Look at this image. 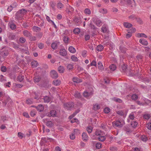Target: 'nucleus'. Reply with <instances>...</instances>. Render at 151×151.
Instances as JSON below:
<instances>
[{"label": "nucleus", "mask_w": 151, "mask_h": 151, "mask_svg": "<svg viewBox=\"0 0 151 151\" xmlns=\"http://www.w3.org/2000/svg\"><path fill=\"white\" fill-rule=\"evenodd\" d=\"M10 52L9 48L6 47L2 48L0 51V60L3 61L5 60L7 56L9 55Z\"/></svg>", "instance_id": "nucleus-1"}, {"label": "nucleus", "mask_w": 151, "mask_h": 151, "mask_svg": "<svg viewBox=\"0 0 151 151\" xmlns=\"http://www.w3.org/2000/svg\"><path fill=\"white\" fill-rule=\"evenodd\" d=\"M73 20L77 26L79 25L82 22V19L80 17L75 16Z\"/></svg>", "instance_id": "nucleus-2"}, {"label": "nucleus", "mask_w": 151, "mask_h": 151, "mask_svg": "<svg viewBox=\"0 0 151 151\" xmlns=\"http://www.w3.org/2000/svg\"><path fill=\"white\" fill-rule=\"evenodd\" d=\"M74 106V103L73 102H68L64 104V107L68 110L70 109Z\"/></svg>", "instance_id": "nucleus-3"}, {"label": "nucleus", "mask_w": 151, "mask_h": 151, "mask_svg": "<svg viewBox=\"0 0 151 151\" xmlns=\"http://www.w3.org/2000/svg\"><path fill=\"white\" fill-rule=\"evenodd\" d=\"M73 8L70 6L67 7L65 10L66 13L68 14H72L73 13Z\"/></svg>", "instance_id": "nucleus-4"}, {"label": "nucleus", "mask_w": 151, "mask_h": 151, "mask_svg": "<svg viewBox=\"0 0 151 151\" xmlns=\"http://www.w3.org/2000/svg\"><path fill=\"white\" fill-rule=\"evenodd\" d=\"M50 75L51 77L53 78H56L58 77V73L54 70H52L50 72Z\"/></svg>", "instance_id": "nucleus-5"}, {"label": "nucleus", "mask_w": 151, "mask_h": 151, "mask_svg": "<svg viewBox=\"0 0 151 151\" xmlns=\"http://www.w3.org/2000/svg\"><path fill=\"white\" fill-rule=\"evenodd\" d=\"M46 119H43V122L46 123V124L47 126L49 127H51L53 126L54 124L51 121H48L46 122L45 121H46Z\"/></svg>", "instance_id": "nucleus-6"}, {"label": "nucleus", "mask_w": 151, "mask_h": 151, "mask_svg": "<svg viewBox=\"0 0 151 151\" xmlns=\"http://www.w3.org/2000/svg\"><path fill=\"white\" fill-rule=\"evenodd\" d=\"M8 38L10 40H13L15 39L16 35L14 33H13L9 32L8 34Z\"/></svg>", "instance_id": "nucleus-7"}, {"label": "nucleus", "mask_w": 151, "mask_h": 151, "mask_svg": "<svg viewBox=\"0 0 151 151\" xmlns=\"http://www.w3.org/2000/svg\"><path fill=\"white\" fill-rule=\"evenodd\" d=\"M74 68V65L71 63H67L66 64V68L69 71L72 70Z\"/></svg>", "instance_id": "nucleus-8"}, {"label": "nucleus", "mask_w": 151, "mask_h": 151, "mask_svg": "<svg viewBox=\"0 0 151 151\" xmlns=\"http://www.w3.org/2000/svg\"><path fill=\"white\" fill-rule=\"evenodd\" d=\"M60 54L62 56H65L67 55V52L65 49H62L60 50Z\"/></svg>", "instance_id": "nucleus-9"}, {"label": "nucleus", "mask_w": 151, "mask_h": 151, "mask_svg": "<svg viewBox=\"0 0 151 151\" xmlns=\"http://www.w3.org/2000/svg\"><path fill=\"white\" fill-rule=\"evenodd\" d=\"M139 42L144 45H147L148 44L147 41L143 39H141L139 40Z\"/></svg>", "instance_id": "nucleus-10"}, {"label": "nucleus", "mask_w": 151, "mask_h": 151, "mask_svg": "<svg viewBox=\"0 0 151 151\" xmlns=\"http://www.w3.org/2000/svg\"><path fill=\"white\" fill-rule=\"evenodd\" d=\"M23 17V16L21 14L20 12L19 11H18L16 13L15 18L16 19H18L20 18H22Z\"/></svg>", "instance_id": "nucleus-11"}, {"label": "nucleus", "mask_w": 151, "mask_h": 151, "mask_svg": "<svg viewBox=\"0 0 151 151\" xmlns=\"http://www.w3.org/2000/svg\"><path fill=\"white\" fill-rule=\"evenodd\" d=\"M23 34L24 35L27 37L29 38L30 37L31 34L29 31L25 30L23 32Z\"/></svg>", "instance_id": "nucleus-12"}, {"label": "nucleus", "mask_w": 151, "mask_h": 151, "mask_svg": "<svg viewBox=\"0 0 151 151\" xmlns=\"http://www.w3.org/2000/svg\"><path fill=\"white\" fill-rule=\"evenodd\" d=\"M17 4L16 3H14L13 4L11 5L10 6H9L7 8V10L8 12H11L14 7H15L17 6Z\"/></svg>", "instance_id": "nucleus-13"}, {"label": "nucleus", "mask_w": 151, "mask_h": 151, "mask_svg": "<svg viewBox=\"0 0 151 151\" xmlns=\"http://www.w3.org/2000/svg\"><path fill=\"white\" fill-rule=\"evenodd\" d=\"M82 139L84 141H86L88 139V137L87 134L85 132H83L82 135Z\"/></svg>", "instance_id": "nucleus-14"}, {"label": "nucleus", "mask_w": 151, "mask_h": 151, "mask_svg": "<svg viewBox=\"0 0 151 151\" xmlns=\"http://www.w3.org/2000/svg\"><path fill=\"white\" fill-rule=\"evenodd\" d=\"M116 127H121L123 126L122 124L120 121L116 120L114 123Z\"/></svg>", "instance_id": "nucleus-15"}, {"label": "nucleus", "mask_w": 151, "mask_h": 151, "mask_svg": "<svg viewBox=\"0 0 151 151\" xmlns=\"http://www.w3.org/2000/svg\"><path fill=\"white\" fill-rule=\"evenodd\" d=\"M59 42H58L57 43L53 42L51 45V47L53 49H56L57 48V45H59Z\"/></svg>", "instance_id": "nucleus-16"}, {"label": "nucleus", "mask_w": 151, "mask_h": 151, "mask_svg": "<svg viewBox=\"0 0 151 151\" xmlns=\"http://www.w3.org/2000/svg\"><path fill=\"white\" fill-rule=\"evenodd\" d=\"M37 110L39 111H42L44 109V107L41 104L38 105L37 107H36Z\"/></svg>", "instance_id": "nucleus-17"}, {"label": "nucleus", "mask_w": 151, "mask_h": 151, "mask_svg": "<svg viewBox=\"0 0 151 151\" xmlns=\"http://www.w3.org/2000/svg\"><path fill=\"white\" fill-rule=\"evenodd\" d=\"M8 25L9 26L10 28L12 30H14L16 29V26L14 24L9 22L8 24Z\"/></svg>", "instance_id": "nucleus-18"}, {"label": "nucleus", "mask_w": 151, "mask_h": 151, "mask_svg": "<svg viewBox=\"0 0 151 151\" xmlns=\"http://www.w3.org/2000/svg\"><path fill=\"white\" fill-rule=\"evenodd\" d=\"M119 50L122 53H125L127 50V49L122 46H120L119 47Z\"/></svg>", "instance_id": "nucleus-19"}, {"label": "nucleus", "mask_w": 151, "mask_h": 151, "mask_svg": "<svg viewBox=\"0 0 151 151\" xmlns=\"http://www.w3.org/2000/svg\"><path fill=\"white\" fill-rule=\"evenodd\" d=\"M32 29L34 31L36 32H40L41 30V29L40 27L35 26L33 27Z\"/></svg>", "instance_id": "nucleus-20"}, {"label": "nucleus", "mask_w": 151, "mask_h": 151, "mask_svg": "<svg viewBox=\"0 0 151 151\" xmlns=\"http://www.w3.org/2000/svg\"><path fill=\"white\" fill-rule=\"evenodd\" d=\"M58 71L60 73H63L65 71L64 68L62 66H60L58 68Z\"/></svg>", "instance_id": "nucleus-21"}, {"label": "nucleus", "mask_w": 151, "mask_h": 151, "mask_svg": "<svg viewBox=\"0 0 151 151\" xmlns=\"http://www.w3.org/2000/svg\"><path fill=\"white\" fill-rule=\"evenodd\" d=\"M72 80L74 82L78 83L81 82L82 81L81 79L77 77H74L73 78Z\"/></svg>", "instance_id": "nucleus-22"}, {"label": "nucleus", "mask_w": 151, "mask_h": 151, "mask_svg": "<svg viewBox=\"0 0 151 151\" xmlns=\"http://www.w3.org/2000/svg\"><path fill=\"white\" fill-rule=\"evenodd\" d=\"M74 96L75 98L78 99H80L81 98V95L80 93L77 91H75L74 94Z\"/></svg>", "instance_id": "nucleus-23"}, {"label": "nucleus", "mask_w": 151, "mask_h": 151, "mask_svg": "<svg viewBox=\"0 0 151 151\" xmlns=\"http://www.w3.org/2000/svg\"><path fill=\"white\" fill-rule=\"evenodd\" d=\"M127 65L123 64L121 66V70L122 72H125L127 69Z\"/></svg>", "instance_id": "nucleus-24"}, {"label": "nucleus", "mask_w": 151, "mask_h": 151, "mask_svg": "<svg viewBox=\"0 0 151 151\" xmlns=\"http://www.w3.org/2000/svg\"><path fill=\"white\" fill-rule=\"evenodd\" d=\"M123 25L126 28H129L132 26V25L127 22H124Z\"/></svg>", "instance_id": "nucleus-25"}, {"label": "nucleus", "mask_w": 151, "mask_h": 151, "mask_svg": "<svg viewBox=\"0 0 151 151\" xmlns=\"http://www.w3.org/2000/svg\"><path fill=\"white\" fill-rule=\"evenodd\" d=\"M101 30L103 32H107L108 31L107 27L105 25H103L101 28Z\"/></svg>", "instance_id": "nucleus-26"}, {"label": "nucleus", "mask_w": 151, "mask_h": 151, "mask_svg": "<svg viewBox=\"0 0 151 151\" xmlns=\"http://www.w3.org/2000/svg\"><path fill=\"white\" fill-rule=\"evenodd\" d=\"M50 115H48L49 116L55 117L56 116V111L54 110H51L50 111Z\"/></svg>", "instance_id": "nucleus-27"}, {"label": "nucleus", "mask_w": 151, "mask_h": 151, "mask_svg": "<svg viewBox=\"0 0 151 151\" xmlns=\"http://www.w3.org/2000/svg\"><path fill=\"white\" fill-rule=\"evenodd\" d=\"M98 68L101 70H102L104 69V66L102 63L100 61H99L98 63Z\"/></svg>", "instance_id": "nucleus-28"}, {"label": "nucleus", "mask_w": 151, "mask_h": 151, "mask_svg": "<svg viewBox=\"0 0 151 151\" xmlns=\"http://www.w3.org/2000/svg\"><path fill=\"white\" fill-rule=\"evenodd\" d=\"M101 23L102 22L99 19L97 18L96 19V20L95 21V24L97 26L99 27H100L101 25Z\"/></svg>", "instance_id": "nucleus-29"}, {"label": "nucleus", "mask_w": 151, "mask_h": 151, "mask_svg": "<svg viewBox=\"0 0 151 151\" xmlns=\"http://www.w3.org/2000/svg\"><path fill=\"white\" fill-rule=\"evenodd\" d=\"M44 102L45 103H48L50 101V97L46 96L43 98Z\"/></svg>", "instance_id": "nucleus-30"}, {"label": "nucleus", "mask_w": 151, "mask_h": 151, "mask_svg": "<svg viewBox=\"0 0 151 151\" xmlns=\"http://www.w3.org/2000/svg\"><path fill=\"white\" fill-rule=\"evenodd\" d=\"M68 50L72 53H75L76 52V50L73 46H70L68 48Z\"/></svg>", "instance_id": "nucleus-31"}, {"label": "nucleus", "mask_w": 151, "mask_h": 151, "mask_svg": "<svg viewBox=\"0 0 151 151\" xmlns=\"http://www.w3.org/2000/svg\"><path fill=\"white\" fill-rule=\"evenodd\" d=\"M109 69L111 72L115 70L116 69V66L114 64H112L109 66Z\"/></svg>", "instance_id": "nucleus-32"}, {"label": "nucleus", "mask_w": 151, "mask_h": 151, "mask_svg": "<svg viewBox=\"0 0 151 151\" xmlns=\"http://www.w3.org/2000/svg\"><path fill=\"white\" fill-rule=\"evenodd\" d=\"M136 36L138 37H143L147 38V36L144 33H138L137 34Z\"/></svg>", "instance_id": "nucleus-33"}, {"label": "nucleus", "mask_w": 151, "mask_h": 151, "mask_svg": "<svg viewBox=\"0 0 151 151\" xmlns=\"http://www.w3.org/2000/svg\"><path fill=\"white\" fill-rule=\"evenodd\" d=\"M103 49V46L101 45H98L96 47V50L98 51H101Z\"/></svg>", "instance_id": "nucleus-34"}, {"label": "nucleus", "mask_w": 151, "mask_h": 151, "mask_svg": "<svg viewBox=\"0 0 151 151\" xmlns=\"http://www.w3.org/2000/svg\"><path fill=\"white\" fill-rule=\"evenodd\" d=\"M138 124L137 122L135 121H133L131 122V125L134 128H135Z\"/></svg>", "instance_id": "nucleus-35"}, {"label": "nucleus", "mask_w": 151, "mask_h": 151, "mask_svg": "<svg viewBox=\"0 0 151 151\" xmlns=\"http://www.w3.org/2000/svg\"><path fill=\"white\" fill-rule=\"evenodd\" d=\"M41 78V77L40 76H36L34 78V81L35 82H38L40 81Z\"/></svg>", "instance_id": "nucleus-36"}, {"label": "nucleus", "mask_w": 151, "mask_h": 151, "mask_svg": "<svg viewBox=\"0 0 151 151\" xmlns=\"http://www.w3.org/2000/svg\"><path fill=\"white\" fill-rule=\"evenodd\" d=\"M31 64L32 67L33 68H34L36 67L37 66L38 63L37 61L34 60L32 62Z\"/></svg>", "instance_id": "nucleus-37"}, {"label": "nucleus", "mask_w": 151, "mask_h": 151, "mask_svg": "<svg viewBox=\"0 0 151 151\" xmlns=\"http://www.w3.org/2000/svg\"><path fill=\"white\" fill-rule=\"evenodd\" d=\"M24 76L21 75H19L17 77V80L20 82L23 81Z\"/></svg>", "instance_id": "nucleus-38"}, {"label": "nucleus", "mask_w": 151, "mask_h": 151, "mask_svg": "<svg viewBox=\"0 0 151 151\" xmlns=\"http://www.w3.org/2000/svg\"><path fill=\"white\" fill-rule=\"evenodd\" d=\"M84 13L86 14L90 15L91 14L90 10L88 8L85 9L84 10Z\"/></svg>", "instance_id": "nucleus-39"}, {"label": "nucleus", "mask_w": 151, "mask_h": 151, "mask_svg": "<svg viewBox=\"0 0 151 151\" xmlns=\"http://www.w3.org/2000/svg\"><path fill=\"white\" fill-rule=\"evenodd\" d=\"M91 93H88L86 91H85L83 93V96L87 98L91 95Z\"/></svg>", "instance_id": "nucleus-40"}, {"label": "nucleus", "mask_w": 151, "mask_h": 151, "mask_svg": "<svg viewBox=\"0 0 151 151\" xmlns=\"http://www.w3.org/2000/svg\"><path fill=\"white\" fill-rule=\"evenodd\" d=\"M93 127L91 126L88 127L86 128V130L89 133H91L93 130Z\"/></svg>", "instance_id": "nucleus-41"}, {"label": "nucleus", "mask_w": 151, "mask_h": 151, "mask_svg": "<svg viewBox=\"0 0 151 151\" xmlns=\"http://www.w3.org/2000/svg\"><path fill=\"white\" fill-rule=\"evenodd\" d=\"M124 130L127 133H131L132 131H131L130 129L127 126H125L124 128Z\"/></svg>", "instance_id": "nucleus-42"}, {"label": "nucleus", "mask_w": 151, "mask_h": 151, "mask_svg": "<svg viewBox=\"0 0 151 151\" xmlns=\"http://www.w3.org/2000/svg\"><path fill=\"white\" fill-rule=\"evenodd\" d=\"M53 84L56 86H58L60 83V80H56L53 81L52 82Z\"/></svg>", "instance_id": "nucleus-43"}, {"label": "nucleus", "mask_w": 151, "mask_h": 151, "mask_svg": "<svg viewBox=\"0 0 151 151\" xmlns=\"http://www.w3.org/2000/svg\"><path fill=\"white\" fill-rule=\"evenodd\" d=\"M80 111V110L79 109H78L76 110L75 111L73 114L70 116L69 117V118H72L75 116L77 113H78Z\"/></svg>", "instance_id": "nucleus-44"}, {"label": "nucleus", "mask_w": 151, "mask_h": 151, "mask_svg": "<svg viewBox=\"0 0 151 151\" xmlns=\"http://www.w3.org/2000/svg\"><path fill=\"white\" fill-rule=\"evenodd\" d=\"M100 108V106L99 105L97 104H95L93 106V109L94 110L96 111L99 109Z\"/></svg>", "instance_id": "nucleus-45"}, {"label": "nucleus", "mask_w": 151, "mask_h": 151, "mask_svg": "<svg viewBox=\"0 0 151 151\" xmlns=\"http://www.w3.org/2000/svg\"><path fill=\"white\" fill-rule=\"evenodd\" d=\"M33 102V99H27L26 101V103L27 104H32Z\"/></svg>", "instance_id": "nucleus-46"}, {"label": "nucleus", "mask_w": 151, "mask_h": 151, "mask_svg": "<svg viewBox=\"0 0 151 151\" xmlns=\"http://www.w3.org/2000/svg\"><path fill=\"white\" fill-rule=\"evenodd\" d=\"M128 33L129 34H132L134 33L136 31V29L135 28L132 27L130 30H127Z\"/></svg>", "instance_id": "nucleus-47"}, {"label": "nucleus", "mask_w": 151, "mask_h": 151, "mask_svg": "<svg viewBox=\"0 0 151 151\" xmlns=\"http://www.w3.org/2000/svg\"><path fill=\"white\" fill-rule=\"evenodd\" d=\"M98 139L100 141L103 142L105 140L106 138L104 136H102L99 137L98 138Z\"/></svg>", "instance_id": "nucleus-48"}, {"label": "nucleus", "mask_w": 151, "mask_h": 151, "mask_svg": "<svg viewBox=\"0 0 151 151\" xmlns=\"http://www.w3.org/2000/svg\"><path fill=\"white\" fill-rule=\"evenodd\" d=\"M57 7L59 9H61L63 8L64 5L61 3L58 2L57 4Z\"/></svg>", "instance_id": "nucleus-49"}, {"label": "nucleus", "mask_w": 151, "mask_h": 151, "mask_svg": "<svg viewBox=\"0 0 151 151\" xmlns=\"http://www.w3.org/2000/svg\"><path fill=\"white\" fill-rule=\"evenodd\" d=\"M73 32L75 34H78L80 32V29L79 28H75L73 30Z\"/></svg>", "instance_id": "nucleus-50"}, {"label": "nucleus", "mask_w": 151, "mask_h": 151, "mask_svg": "<svg viewBox=\"0 0 151 151\" xmlns=\"http://www.w3.org/2000/svg\"><path fill=\"white\" fill-rule=\"evenodd\" d=\"M99 12L102 14H106L107 12V10L106 9H101L99 10Z\"/></svg>", "instance_id": "nucleus-51"}, {"label": "nucleus", "mask_w": 151, "mask_h": 151, "mask_svg": "<svg viewBox=\"0 0 151 151\" xmlns=\"http://www.w3.org/2000/svg\"><path fill=\"white\" fill-rule=\"evenodd\" d=\"M141 139L144 142L147 141L148 139V138L145 136L142 135L141 137Z\"/></svg>", "instance_id": "nucleus-52"}, {"label": "nucleus", "mask_w": 151, "mask_h": 151, "mask_svg": "<svg viewBox=\"0 0 151 151\" xmlns=\"http://www.w3.org/2000/svg\"><path fill=\"white\" fill-rule=\"evenodd\" d=\"M68 40L69 38L68 37L64 36L63 38V41L65 43H68Z\"/></svg>", "instance_id": "nucleus-53"}, {"label": "nucleus", "mask_w": 151, "mask_h": 151, "mask_svg": "<svg viewBox=\"0 0 151 151\" xmlns=\"http://www.w3.org/2000/svg\"><path fill=\"white\" fill-rule=\"evenodd\" d=\"M138 98L137 95L135 94H133L131 96V98L133 100H136Z\"/></svg>", "instance_id": "nucleus-54"}, {"label": "nucleus", "mask_w": 151, "mask_h": 151, "mask_svg": "<svg viewBox=\"0 0 151 151\" xmlns=\"http://www.w3.org/2000/svg\"><path fill=\"white\" fill-rule=\"evenodd\" d=\"M150 117V114H145L143 116L144 118L147 120L149 119Z\"/></svg>", "instance_id": "nucleus-55"}, {"label": "nucleus", "mask_w": 151, "mask_h": 151, "mask_svg": "<svg viewBox=\"0 0 151 151\" xmlns=\"http://www.w3.org/2000/svg\"><path fill=\"white\" fill-rule=\"evenodd\" d=\"M19 11L20 12V13H21V14H22L23 16L24 15L26 14L27 12V11L24 9L20 10Z\"/></svg>", "instance_id": "nucleus-56"}, {"label": "nucleus", "mask_w": 151, "mask_h": 151, "mask_svg": "<svg viewBox=\"0 0 151 151\" xmlns=\"http://www.w3.org/2000/svg\"><path fill=\"white\" fill-rule=\"evenodd\" d=\"M110 149L111 151H117L118 150L117 148L115 146L111 147Z\"/></svg>", "instance_id": "nucleus-57"}, {"label": "nucleus", "mask_w": 151, "mask_h": 151, "mask_svg": "<svg viewBox=\"0 0 151 151\" xmlns=\"http://www.w3.org/2000/svg\"><path fill=\"white\" fill-rule=\"evenodd\" d=\"M29 38L30 40L31 41H35L37 39L36 37L35 36H32V34L31 35L30 37H29Z\"/></svg>", "instance_id": "nucleus-58"}, {"label": "nucleus", "mask_w": 151, "mask_h": 151, "mask_svg": "<svg viewBox=\"0 0 151 151\" xmlns=\"http://www.w3.org/2000/svg\"><path fill=\"white\" fill-rule=\"evenodd\" d=\"M1 120L4 122L8 120L7 118L5 116H2L1 117Z\"/></svg>", "instance_id": "nucleus-59"}, {"label": "nucleus", "mask_w": 151, "mask_h": 151, "mask_svg": "<svg viewBox=\"0 0 151 151\" xmlns=\"http://www.w3.org/2000/svg\"><path fill=\"white\" fill-rule=\"evenodd\" d=\"M44 44L42 43H39L38 44V47L40 49H43L44 47Z\"/></svg>", "instance_id": "nucleus-60"}, {"label": "nucleus", "mask_w": 151, "mask_h": 151, "mask_svg": "<svg viewBox=\"0 0 151 151\" xmlns=\"http://www.w3.org/2000/svg\"><path fill=\"white\" fill-rule=\"evenodd\" d=\"M19 42L22 43H24L26 41V39L23 37H21L19 39Z\"/></svg>", "instance_id": "nucleus-61"}, {"label": "nucleus", "mask_w": 151, "mask_h": 151, "mask_svg": "<svg viewBox=\"0 0 151 151\" xmlns=\"http://www.w3.org/2000/svg\"><path fill=\"white\" fill-rule=\"evenodd\" d=\"M110 109L108 107L105 108L104 109V112L106 114H108L110 111Z\"/></svg>", "instance_id": "nucleus-62"}, {"label": "nucleus", "mask_w": 151, "mask_h": 151, "mask_svg": "<svg viewBox=\"0 0 151 151\" xmlns=\"http://www.w3.org/2000/svg\"><path fill=\"white\" fill-rule=\"evenodd\" d=\"M116 113L117 114L121 116H123L124 114L123 111L122 110L117 111Z\"/></svg>", "instance_id": "nucleus-63"}, {"label": "nucleus", "mask_w": 151, "mask_h": 151, "mask_svg": "<svg viewBox=\"0 0 151 151\" xmlns=\"http://www.w3.org/2000/svg\"><path fill=\"white\" fill-rule=\"evenodd\" d=\"M146 127L148 129L151 130V122H148L146 125Z\"/></svg>", "instance_id": "nucleus-64"}]
</instances>
